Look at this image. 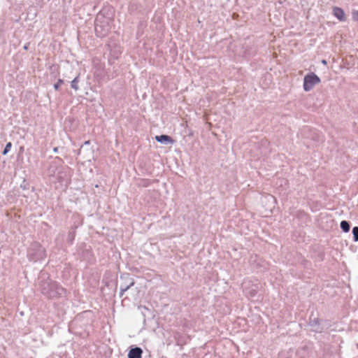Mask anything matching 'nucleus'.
<instances>
[{"instance_id":"f257e3e1","label":"nucleus","mask_w":358,"mask_h":358,"mask_svg":"<svg viewBox=\"0 0 358 358\" xmlns=\"http://www.w3.org/2000/svg\"><path fill=\"white\" fill-rule=\"evenodd\" d=\"M41 292L48 299L59 298L66 296V289L57 282L50 278L41 280L39 284Z\"/></svg>"},{"instance_id":"f03ea898","label":"nucleus","mask_w":358,"mask_h":358,"mask_svg":"<svg viewBox=\"0 0 358 358\" xmlns=\"http://www.w3.org/2000/svg\"><path fill=\"white\" fill-rule=\"evenodd\" d=\"M110 19L106 17L102 13H99L95 19V33L99 38L105 37L110 29Z\"/></svg>"},{"instance_id":"7ed1b4c3","label":"nucleus","mask_w":358,"mask_h":358,"mask_svg":"<svg viewBox=\"0 0 358 358\" xmlns=\"http://www.w3.org/2000/svg\"><path fill=\"white\" fill-rule=\"evenodd\" d=\"M27 257L34 262L42 261L46 257L45 250L39 243H34L27 251Z\"/></svg>"},{"instance_id":"20e7f679","label":"nucleus","mask_w":358,"mask_h":358,"mask_svg":"<svg viewBox=\"0 0 358 358\" xmlns=\"http://www.w3.org/2000/svg\"><path fill=\"white\" fill-rule=\"evenodd\" d=\"M321 80L317 75L315 73H309L303 78V87L305 92H309L314 87L315 85L320 83Z\"/></svg>"},{"instance_id":"39448f33","label":"nucleus","mask_w":358,"mask_h":358,"mask_svg":"<svg viewBox=\"0 0 358 358\" xmlns=\"http://www.w3.org/2000/svg\"><path fill=\"white\" fill-rule=\"evenodd\" d=\"M308 325L310 327L311 331L315 333H322L329 327L327 321L320 320L317 317L310 318Z\"/></svg>"},{"instance_id":"423d86ee","label":"nucleus","mask_w":358,"mask_h":358,"mask_svg":"<svg viewBox=\"0 0 358 358\" xmlns=\"http://www.w3.org/2000/svg\"><path fill=\"white\" fill-rule=\"evenodd\" d=\"M258 286L257 285L250 284V282H243V292L246 296L250 298L255 297L257 294Z\"/></svg>"},{"instance_id":"0eeeda50","label":"nucleus","mask_w":358,"mask_h":358,"mask_svg":"<svg viewBox=\"0 0 358 358\" xmlns=\"http://www.w3.org/2000/svg\"><path fill=\"white\" fill-rule=\"evenodd\" d=\"M120 279L124 280L123 283L120 286H122L124 289L128 290L131 287L134 286L135 284V281L133 278H130L129 273H124L120 275Z\"/></svg>"},{"instance_id":"6e6552de","label":"nucleus","mask_w":358,"mask_h":358,"mask_svg":"<svg viewBox=\"0 0 358 358\" xmlns=\"http://www.w3.org/2000/svg\"><path fill=\"white\" fill-rule=\"evenodd\" d=\"M310 352V348L308 345H303L297 349L296 356L298 358H309Z\"/></svg>"},{"instance_id":"1a4fd4ad","label":"nucleus","mask_w":358,"mask_h":358,"mask_svg":"<svg viewBox=\"0 0 358 358\" xmlns=\"http://www.w3.org/2000/svg\"><path fill=\"white\" fill-rule=\"evenodd\" d=\"M332 13L339 21L345 22L346 20L345 14L343 8L335 6L333 8Z\"/></svg>"},{"instance_id":"9d476101","label":"nucleus","mask_w":358,"mask_h":358,"mask_svg":"<svg viewBox=\"0 0 358 358\" xmlns=\"http://www.w3.org/2000/svg\"><path fill=\"white\" fill-rule=\"evenodd\" d=\"M143 350L140 347L131 348L128 353V358H142Z\"/></svg>"},{"instance_id":"9b49d317","label":"nucleus","mask_w":358,"mask_h":358,"mask_svg":"<svg viewBox=\"0 0 358 358\" xmlns=\"http://www.w3.org/2000/svg\"><path fill=\"white\" fill-rule=\"evenodd\" d=\"M155 140L158 143H160L164 145L172 144L174 141L173 139L171 136H169L168 135H165V134L156 136Z\"/></svg>"},{"instance_id":"f8f14e48","label":"nucleus","mask_w":358,"mask_h":358,"mask_svg":"<svg viewBox=\"0 0 358 358\" xmlns=\"http://www.w3.org/2000/svg\"><path fill=\"white\" fill-rule=\"evenodd\" d=\"M69 168H62V170H60L57 173V179L59 182H66L67 183L69 181V175L66 173V170H68Z\"/></svg>"},{"instance_id":"ddd939ff","label":"nucleus","mask_w":358,"mask_h":358,"mask_svg":"<svg viewBox=\"0 0 358 358\" xmlns=\"http://www.w3.org/2000/svg\"><path fill=\"white\" fill-rule=\"evenodd\" d=\"M76 228H77V227H71V230L69 231V232L68 234L67 242L69 244H73V241H74L75 236H76Z\"/></svg>"},{"instance_id":"4468645a","label":"nucleus","mask_w":358,"mask_h":358,"mask_svg":"<svg viewBox=\"0 0 358 358\" xmlns=\"http://www.w3.org/2000/svg\"><path fill=\"white\" fill-rule=\"evenodd\" d=\"M341 229L343 230V232L347 233L350 229V224L348 221L343 220L341 222L340 224Z\"/></svg>"},{"instance_id":"2eb2a0df","label":"nucleus","mask_w":358,"mask_h":358,"mask_svg":"<svg viewBox=\"0 0 358 358\" xmlns=\"http://www.w3.org/2000/svg\"><path fill=\"white\" fill-rule=\"evenodd\" d=\"M78 83H79V75L77 76L71 82V87L76 91L79 90L78 87Z\"/></svg>"},{"instance_id":"dca6fc26","label":"nucleus","mask_w":358,"mask_h":358,"mask_svg":"<svg viewBox=\"0 0 358 358\" xmlns=\"http://www.w3.org/2000/svg\"><path fill=\"white\" fill-rule=\"evenodd\" d=\"M353 235V241L358 242V227H354L352 230Z\"/></svg>"},{"instance_id":"f3484780","label":"nucleus","mask_w":358,"mask_h":358,"mask_svg":"<svg viewBox=\"0 0 358 358\" xmlns=\"http://www.w3.org/2000/svg\"><path fill=\"white\" fill-rule=\"evenodd\" d=\"M11 146H12V143H11L10 142H8V143L6 145V146H5V148H4V149H3V152H2V155H7V154H8V152L10 150Z\"/></svg>"},{"instance_id":"a211bd4d","label":"nucleus","mask_w":358,"mask_h":358,"mask_svg":"<svg viewBox=\"0 0 358 358\" xmlns=\"http://www.w3.org/2000/svg\"><path fill=\"white\" fill-rule=\"evenodd\" d=\"M64 83V80L62 79H59L57 83L54 84V88L55 90H58L59 89L60 85Z\"/></svg>"},{"instance_id":"6ab92c4d","label":"nucleus","mask_w":358,"mask_h":358,"mask_svg":"<svg viewBox=\"0 0 358 358\" xmlns=\"http://www.w3.org/2000/svg\"><path fill=\"white\" fill-rule=\"evenodd\" d=\"M279 358H291L288 352H282L279 355Z\"/></svg>"},{"instance_id":"aec40b11","label":"nucleus","mask_w":358,"mask_h":358,"mask_svg":"<svg viewBox=\"0 0 358 358\" xmlns=\"http://www.w3.org/2000/svg\"><path fill=\"white\" fill-rule=\"evenodd\" d=\"M126 291H127V289H124V288L122 286H120V297H122L124 295V292Z\"/></svg>"},{"instance_id":"412c9836","label":"nucleus","mask_w":358,"mask_h":358,"mask_svg":"<svg viewBox=\"0 0 358 358\" xmlns=\"http://www.w3.org/2000/svg\"><path fill=\"white\" fill-rule=\"evenodd\" d=\"M143 182V183H142V185H143V187H148V186L149 185V184H150V182H149V180H143V182Z\"/></svg>"},{"instance_id":"4be33fe9","label":"nucleus","mask_w":358,"mask_h":358,"mask_svg":"<svg viewBox=\"0 0 358 358\" xmlns=\"http://www.w3.org/2000/svg\"><path fill=\"white\" fill-rule=\"evenodd\" d=\"M90 144V141H86L84 142V143L81 145V148L83 146V145H88Z\"/></svg>"},{"instance_id":"5701e85b","label":"nucleus","mask_w":358,"mask_h":358,"mask_svg":"<svg viewBox=\"0 0 358 358\" xmlns=\"http://www.w3.org/2000/svg\"><path fill=\"white\" fill-rule=\"evenodd\" d=\"M55 159L57 160L59 163H63L62 159L59 157H56Z\"/></svg>"},{"instance_id":"b1692460","label":"nucleus","mask_w":358,"mask_h":358,"mask_svg":"<svg viewBox=\"0 0 358 358\" xmlns=\"http://www.w3.org/2000/svg\"><path fill=\"white\" fill-rule=\"evenodd\" d=\"M29 43H26V44L24 45V47H23L24 50H28V48H29Z\"/></svg>"},{"instance_id":"393cba45","label":"nucleus","mask_w":358,"mask_h":358,"mask_svg":"<svg viewBox=\"0 0 358 358\" xmlns=\"http://www.w3.org/2000/svg\"><path fill=\"white\" fill-rule=\"evenodd\" d=\"M58 150H59V148L58 147H55L53 148V152L55 153H57L58 152Z\"/></svg>"},{"instance_id":"a878e982","label":"nucleus","mask_w":358,"mask_h":358,"mask_svg":"<svg viewBox=\"0 0 358 358\" xmlns=\"http://www.w3.org/2000/svg\"><path fill=\"white\" fill-rule=\"evenodd\" d=\"M134 5H129V10H131L134 8Z\"/></svg>"},{"instance_id":"bb28decb","label":"nucleus","mask_w":358,"mask_h":358,"mask_svg":"<svg viewBox=\"0 0 358 358\" xmlns=\"http://www.w3.org/2000/svg\"><path fill=\"white\" fill-rule=\"evenodd\" d=\"M323 64H327V62L325 60H322V62Z\"/></svg>"},{"instance_id":"cd10ccee","label":"nucleus","mask_w":358,"mask_h":358,"mask_svg":"<svg viewBox=\"0 0 358 358\" xmlns=\"http://www.w3.org/2000/svg\"><path fill=\"white\" fill-rule=\"evenodd\" d=\"M357 14H358V10H357Z\"/></svg>"},{"instance_id":"c85d7f7f","label":"nucleus","mask_w":358,"mask_h":358,"mask_svg":"<svg viewBox=\"0 0 358 358\" xmlns=\"http://www.w3.org/2000/svg\"><path fill=\"white\" fill-rule=\"evenodd\" d=\"M357 20H358V18H357Z\"/></svg>"}]
</instances>
